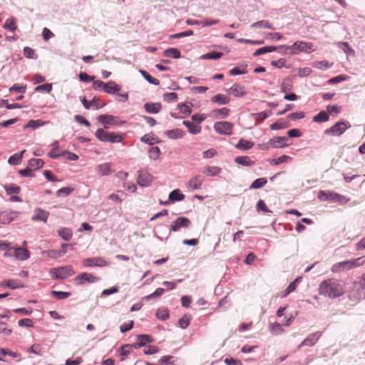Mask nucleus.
Wrapping results in <instances>:
<instances>
[{
    "mask_svg": "<svg viewBox=\"0 0 365 365\" xmlns=\"http://www.w3.org/2000/svg\"><path fill=\"white\" fill-rule=\"evenodd\" d=\"M346 292L345 284L339 279L331 277L323 280L319 285L318 293L328 299H336Z\"/></svg>",
    "mask_w": 365,
    "mask_h": 365,
    "instance_id": "obj_1",
    "label": "nucleus"
},
{
    "mask_svg": "<svg viewBox=\"0 0 365 365\" xmlns=\"http://www.w3.org/2000/svg\"><path fill=\"white\" fill-rule=\"evenodd\" d=\"M96 137L103 142L120 143L125 138V135L120 133L106 132L102 128H98L96 133Z\"/></svg>",
    "mask_w": 365,
    "mask_h": 365,
    "instance_id": "obj_2",
    "label": "nucleus"
},
{
    "mask_svg": "<svg viewBox=\"0 0 365 365\" xmlns=\"http://www.w3.org/2000/svg\"><path fill=\"white\" fill-rule=\"evenodd\" d=\"M286 51L290 54H295L299 52H312L314 49L311 43L304 41H296L292 46H284Z\"/></svg>",
    "mask_w": 365,
    "mask_h": 365,
    "instance_id": "obj_3",
    "label": "nucleus"
},
{
    "mask_svg": "<svg viewBox=\"0 0 365 365\" xmlns=\"http://www.w3.org/2000/svg\"><path fill=\"white\" fill-rule=\"evenodd\" d=\"M351 127V124L348 121H339L333 125L329 128L324 130V134L334 136L342 135L345 130Z\"/></svg>",
    "mask_w": 365,
    "mask_h": 365,
    "instance_id": "obj_4",
    "label": "nucleus"
},
{
    "mask_svg": "<svg viewBox=\"0 0 365 365\" xmlns=\"http://www.w3.org/2000/svg\"><path fill=\"white\" fill-rule=\"evenodd\" d=\"M50 273L53 279H66L68 277L73 276L75 274V272L71 266H65L53 268L51 269Z\"/></svg>",
    "mask_w": 365,
    "mask_h": 365,
    "instance_id": "obj_5",
    "label": "nucleus"
},
{
    "mask_svg": "<svg viewBox=\"0 0 365 365\" xmlns=\"http://www.w3.org/2000/svg\"><path fill=\"white\" fill-rule=\"evenodd\" d=\"M233 128L234 124L228 121H220L214 124L215 130L221 135H231Z\"/></svg>",
    "mask_w": 365,
    "mask_h": 365,
    "instance_id": "obj_6",
    "label": "nucleus"
},
{
    "mask_svg": "<svg viewBox=\"0 0 365 365\" xmlns=\"http://www.w3.org/2000/svg\"><path fill=\"white\" fill-rule=\"evenodd\" d=\"M191 225V221L185 217H179L170 225V230L178 232L181 228H187Z\"/></svg>",
    "mask_w": 365,
    "mask_h": 365,
    "instance_id": "obj_7",
    "label": "nucleus"
},
{
    "mask_svg": "<svg viewBox=\"0 0 365 365\" xmlns=\"http://www.w3.org/2000/svg\"><path fill=\"white\" fill-rule=\"evenodd\" d=\"M74 280L77 284L81 285L86 282H88V283L96 282L99 280V278L96 276H94L93 274H92L91 273L84 272V273L80 274L78 276H76L75 277Z\"/></svg>",
    "mask_w": 365,
    "mask_h": 365,
    "instance_id": "obj_8",
    "label": "nucleus"
},
{
    "mask_svg": "<svg viewBox=\"0 0 365 365\" xmlns=\"http://www.w3.org/2000/svg\"><path fill=\"white\" fill-rule=\"evenodd\" d=\"M83 264L85 267H106L109 263L103 257H90L83 259Z\"/></svg>",
    "mask_w": 365,
    "mask_h": 365,
    "instance_id": "obj_9",
    "label": "nucleus"
},
{
    "mask_svg": "<svg viewBox=\"0 0 365 365\" xmlns=\"http://www.w3.org/2000/svg\"><path fill=\"white\" fill-rule=\"evenodd\" d=\"M322 336V332L317 331L309 334L306 339H304L299 345L298 349H301L304 346H312Z\"/></svg>",
    "mask_w": 365,
    "mask_h": 365,
    "instance_id": "obj_10",
    "label": "nucleus"
},
{
    "mask_svg": "<svg viewBox=\"0 0 365 365\" xmlns=\"http://www.w3.org/2000/svg\"><path fill=\"white\" fill-rule=\"evenodd\" d=\"M152 175L145 170H140L138 175V183L143 187L149 186L152 182Z\"/></svg>",
    "mask_w": 365,
    "mask_h": 365,
    "instance_id": "obj_11",
    "label": "nucleus"
},
{
    "mask_svg": "<svg viewBox=\"0 0 365 365\" xmlns=\"http://www.w3.org/2000/svg\"><path fill=\"white\" fill-rule=\"evenodd\" d=\"M204 180L205 178L202 175H197L190 178L187 182V186L190 190H198L201 187Z\"/></svg>",
    "mask_w": 365,
    "mask_h": 365,
    "instance_id": "obj_12",
    "label": "nucleus"
},
{
    "mask_svg": "<svg viewBox=\"0 0 365 365\" xmlns=\"http://www.w3.org/2000/svg\"><path fill=\"white\" fill-rule=\"evenodd\" d=\"M112 164L110 163H105L96 166V170L99 176H106L110 175L113 172Z\"/></svg>",
    "mask_w": 365,
    "mask_h": 365,
    "instance_id": "obj_13",
    "label": "nucleus"
},
{
    "mask_svg": "<svg viewBox=\"0 0 365 365\" xmlns=\"http://www.w3.org/2000/svg\"><path fill=\"white\" fill-rule=\"evenodd\" d=\"M11 249L14 250V256L19 260H26L30 257L29 251L24 247L12 246Z\"/></svg>",
    "mask_w": 365,
    "mask_h": 365,
    "instance_id": "obj_14",
    "label": "nucleus"
},
{
    "mask_svg": "<svg viewBox=\"0 0 365 365\" xmlns=\"http://www.w3.org/2000/svg\"><path fill=\"white\" fill-rule=\"evenodd\" d=\"M288 138L282 136H277L269 140V143L274 148H279L287 146Z\"/></svg>",
    "mask_w": 365,
    "mask_h": 365,
    "instance_id": "obj_15",
    "label": "nucleus"
},
{
    "mask_svg": "<svg viewBox=\"0 0 365 365\" xmlns=\"http://www.w3.org/2000/svg\"><path fill=\"white\" fill-rule=\"evenodd\" d=\"M49 216V212L48 211L43 210L41 208L36 209L34 211V215L32 216V220L34 221H43L46 222Z\"/></svg>",
    "mask_w": 365,
    "mask_h": 365,
    "instance_id": "obj_16",
    "label": "nucleus"
},
{
    "mask_svg": "<svg viewBox=\"0 0 365 365\" xmlns=\"http://www.w3.org/2000/svg\"><path fill=\"white\" fill-rule=\"evenodd\" d=\"M230 93L235 97H242L247 94L245 87L238 83H235L230 89Z\"/></svg>",
    "mask_w": 365,
    "mask_h": 365,
    "instance_id": "obj_17",
    "label": "nucleus"
},
{
    "mask_svg": "<svg viewBox=\"0 0 365 365\" xmlns=\"http://www.w3.org/2000/svg\"><path fill=\"white\" fill-rule=\"evenodd\" d=\"M348 270H350V268L347 260L335 263L331 268L333 273H340Z\"/></svg>",
    "mask_w": 365,
    "mask_h": 365,
    "instance_id": "obj_18",
    "label": "nucleus"
},
{
    "mask_svg": "<svg viewBox=\"0 0 365 365\" xmlns=\"http://www.w3.org/2000/svg\"><path fill=\"white\" fill-rule=\"evenodd\" d=\"M121 89V86L117 84L115 81H110L105 84L104 91L109 94H114L118 93Z\"/></svg>",
    "mask_w": 365,
    "mask_h": 365,
    "instance_id": "obj_19",
    "label": "nucleus"
},
{
    "mask_svg": "<svg viewBox=\"0 0 365 365\" xmlns=\"http://www.w3.org/2000/svg\"><path fill=\"white\" fill-rule=\"evenodd\" d=\"M98 120L104 125L105 128H108V125L115 124V118L111 115H100L98 117Z\"/></svg>",
    "mask_w": 365,
    "mask_h": 365,
    "instance_id": "obj_20",
    "label": "nucleus"
},
{
    "mask_svg": "<svg viewBox=\"0 0 365 365\" xmlns=\"http://www.w3.org/2000/svg\"><path fill=\"white\" fill-rule=\"evenodd\" d=\"M319 197L320 199H322L323 200H339V198L341 197V195L334 192L320 191L319 192Z\"/></svg>",
    "mask_w": 365,
    "mask_h": 365,
    "instance_id": "obj_21",
    "label": "nucleus"
},
{
    "mask_svg": "<svg viewBox=\"0 0 365 365\" xmlns=\"http://www.w3.org/2000/svg\"><path fill=\"white\" fill-rule=\"evenodd\" d=\"M144 108L148 113H158L162 108L160 103H146Z\"/></svg>",
    "mask_w": 365,
    "mask_h": 365,
    "instance_id": "obj_22",
    "label": "nucleus"
},
{
    "mask_svg": "<svg viewBox=\"0 0 365 365\" xmlns=\"http://www.w3.org/2000/svg\"><path fill=\"white\" fill-rule=\"evenodd\" d=\"M210 101L218 105H225L230 103V98L224 94H217L212 96Z\"/></svg>",
    "mask_w": 365,
    "mask_h": 365,
    "instance_id": "obj_23",
    "label": "nucleus"
},
{
    "mask_svg": "<svg viewBox=\"0 0 365 365\" xmlns=\"http://www.w3.org/2000/svg\"><path fill=\"white\" fill-rule=\"evenodd\" d=\"M254 142L242 138L235 145V148L241 150H247L251 149L254 146Z\"/></svg>",
    "mask_w": 365,
    "mask_h": 365,
    "instance_id": "obj_24",
    "label": "nucleus"
},
{
    "mask_svg": "<svg viewBox=\"0 0 365 365\" xmlns=\"http://www.w3.org/2000/svg\"><path fill=\"white\" fill-rule=\"evenodd\" d=\"M221 171L222 169L217 166H206L202 170V173L207 176L217 175Z\"/></svg>",
    "mask_w": 365,
    "mask_h": 365,
    "instance_id": "obj_25",
    "label": "nucleus"
},
{
    "mask_svg": "<svg viewBox=\"0 0 365 365\" xmlns=\"http://www.w3.org/2000/svg\"><path fill=\"white\" fill-rule=\"evenodd\" d=\"M165 133L170 139L181 138L185 135V133L178 128L167 130Z\"/></svg>",
    "mask_w": 365,
    "mask_h": 365,
    "instance_id": "obj_26",
    "label": "nucleus"
},
{
    "mask_svg": "<svg viewBox=\"0 0 365 365\" xmlns=\"http://www.w3.org/2000/svg\"><path fill=\"white\" fill-rule=\"evenodd\" d=\"M230 110L227 108H222L218 109H215L211 112V115L215 118H226L229 115Z\"/></svg>",
    "mask_w": 365,
    "mask_h": 365,
    "instance_id": "obj_27",
    "label": "nucleus"
},
{
    "mask_svg": "<svg viewBox=\"0 0 365 365\" xmlns=\"http://www.w3.org/2000/svg\"><path fill=\"white\" fill-rule=\"evenodd\" d=\"M182 124L185 125L191 134H198L201 132V126L193 124L189 120H184Z\"/></svg>",
    "mask_w": 365,
    "mask_h": 365,
    "instance_id": "obj_28",
    "label": "nucleus"
},
{
    "mask_svg": "<svg viewBox=\"0 0 365 365\" xmlns=\"http://www.w3.org/2000/svg\"><path fill=\"white\" fill-rule=\"evenodd\" d=\"M329 115L327 110H322L313 117V121L316 123H324L328 121Z\"/></svg>",
    "mask_w": 365,
    "mask_h": 365,
    "instance_id": "obj_29",
    "label": "nucleus"
},
{
    "mask_svg": "<svg viewBox=\"0 0 365 365\" xmlns=\"http://www.w3.org/2000/svg\"><path fill=\"white\" fill-rule=\"evenodd\" d=\"M235 163L243 166H252L255 164L248 156H238L235 160Z\"/></svg>",
    "mask_w": 365,
    "mask_h": 365,
    "instance_id": "obj_30",
    "label": "nucleus"
},
{
    "mask_svg": "<svg viewBox=\"0 0 365 365\" xmlns=\"http://www.w3.org/2000/svg\"><path fill=\"white\" fill-rule=\"evenodd\" d=\"M184 198L185 195L178 189L174 190L169 195V200L171 202L181 201L184 200Z\"/></svg>",
    "mask_w": 365,
    "mask_h": 365,
    "instance_id": "obj_31",
    "label": "nucleus"
},
{
    "mask_svg": "<svg viewBox=\"0 0 365 365\" xmlns=\"http://www.w3.org/2000/svg\"><path fill=\"white\" fill-rule=\"evenodd\" d=\"M347 261H348L350 269H352L354 268H356V267L364 265V264L365 263V258H364V257H361L356 258V259H349Z\"/></svg>",
    "mask_w": 365,
    "mask_h": 365,
    "instance_id": "obj_32",
    "label": "nucleus"
},
{
    "mask_svg": "<svg viewBox=\"0 0 365 365\" xmlns=\"http://www.w3.org/2000/svg\"><path fill=\"white\" fill-rule=\"evenodd\" d=\"M299 280L300 278H297L293 282H292L286 288V289L282 293L281 297H286L288 294L294 291L297 287V283Z\"/></svg>",
    "mask_w": 365,
    "mask_h": 365,
    "instance_id": "obj_33",
    "label": "nucleus"
},
{
    "mask_svg": "<svg viewBox=\"0 0 365 365\" xmlns=\"http://www.w3.org/2000/svg\"><path fill=\"white\" fill-rule=\"evenodd\" d=\"M16 19L14 17H10L6 19L4 25V28L11 31H15L17 29V26L16 25Z\"/></svg>",
    "mask_w": 365,
    "mask_h": 365,
    "instance_id": "obj_34",
    "label": "nucleus"
},
{
    "mask_svg": "<svg viewBox=\"0 0 365 365\" xmlns=\"http://www.w3.org/2000/svg\"><path fill=\"white\" fill-rule=\"evenodd\" d=\"M44 165V162L40 158H32L29 162V166L32 170H37L41 168Z\"/></svg>",
    "mask_w": 365,
    "mask_h": 365,
    "instance_id": "obj_35",
    "label": "nucleus"
},
{
    "mask_svg": "<svg viewBox=\"0 0 365 365\" xmlns=\"http://www.w3.org/2000/svg\"><path fill=\"white\" fill-rule=\"evenodd\" d=\"M3 284L11 289L24 287V284L18 279H8L4 281Z\"/></svg>",
    "mask_w": 365,
    "mask_h": 365,
    "instance_id": "obj_36",
    "label": "nucleus"
},
{
    "mask_svg": "<svg viewBox=\"0 0 365 365\" xmlns=\"http://www.w3.org/2000/svg\"><path fill=\"white\" fill-rule=\"evenodd\" d=\"M140 140L149 145L159 142L158 138L153 134H145L140 138Z\"/></svg>",
    "mask_w": 365,
    "mask_h": 365,
    "instance_id": "obj_37",
    "label": "nucleus"
},
{
    "mask_svg": "<svg viewBox=\"0 0 365 365\" xmlns=\"http://www.w3.org/2000/svg\"><path fill=\"white\" fill-rule=\"evenodd\" d=\"M152 341V338L150 335L143 334L138 335L137 340V346L139 347L145 346L148 342Z\"/></svg>",
    "mask_w": 365,
    "mask_h": 365,
    "instance_id": "obj_38",
    "label": "nucleus"
},
{
    "mask_svg": "<svg viewBox=\"0 0 365 365\" xmlns=\"http://www.w3.org/2000/svg\"><path fill=\"white\" fill-rule=\"evenodd\" d=\"M164 56L178 58L180 56V51L175 48H168L164 51Z\"/></svg>",
    "mask_w": 365,
    "mask_h": 365,
    "instance_id": "obj_39",
    "label": "nucleus"
},
{
    "mask_svg": "<svg viewBox=\"0 0 365 365\" xmlns=\"http://www.w3.org/2000/svg\"><path fill=\"white\" fill-rule=\"evenodd\" d=\"M291 160H292L291 157L286 155H283L277 158L270 160L269 163L273 165H277L279 164L287 162Z\"/></svg>",
    "mask_w": 365,
    "mask_h": 365,
    "instance_id": "obj_40",
    "label": "nucleus"
},
{
    "mask_svg": "<svg viewBox=\"0 0 365 365\" xmlns=\"http://www.w3.org/2000/svg\"><path fill=\"white\" fill-rule=\"evenodd\" d=\"M140 73L142 76L150 83L153 85L158 86L160 84V81L157 78H153L147 71L144 70H140Z\"/></svg>",
    "mask_w": 365,
    "mask_h": 365,
    "instance_id": "obj_41",
    "label": "nucleus"
},
{
    "mask_svg": "<svg viewBox=\"0 0 365 365\" xmlns=\"http://www.w3.org/2000/svg\"><path fill=\"white\" fill-rule=\"evenodd\" d=\"M4 189L8 195L19 194L21 192L20 186L15 185H6Z\"/></svg>",
    "mask_w": 365,
    "mask_h": 365,
    "instance_id": "obj_42",
    "label": "nucleus"
},
{
    "mask_svg": "<svg viewBox=\"0 0 365 365\" xmlns=\"http://www.w3.org/2000/svg\"><path fill=\"white\" fill-rule=\"evenodd\" d=\"M267 182V179L261 178L255 180L250 185L251 189H259L262 187Z\"/></svg>",
    "mask_w": 365,
    "mask_h": 365,
    "instance_id": "obj_43",
    "label": "nucleus"
},
{
    "mask_svg": "<svg viewBox=\"0 0 365 365\" xmlns=\"http://www.w3.org/2000/svg\"><path fill=\"white\" fill-rule=\"evenodd\" d=\"M58 235L65 240H69L72 237L71 230L66 227L60 229Z\"/></svg>",
    "mask_w": 365,
    "mask_h": 365,
    "instance_id": "obj_44",
    "label": "nucleus"
},
{
    "mask_svg": "<svg viewBox=\"0 0 365 365\" xmlns=\"http://www.w3.org/2000/svg\"><path fill=\"white\" fill-rule=\"evenodd\" d=\"M251 26L252 28L263 27L269 29H274L273 25L268 21H259L252 24Z\"/></svg>",
    "mask_w": 365,
    "mask_h": 365,
    "instance_id": "obj_45",
    "label": "nucleus"
},
{
    "mask_svg": "<svg viewBox=\"0 0 365 365\" xmlns=\"http://www.w3.org/2000/svg\"><path fill=\"white\" fill-rule=\"evenodd\" d=\"M275 50H276L275 46H264V47L257 49L254 53V56H258L259 55L264 54L267 52L274 51Z\"/></svg>",
    "mask_w": 365,
    "mask_h": 365,
    "instance_id": "obj_46",
    "label": "nucleus"
},
{
    "mask_svg": "<svg viewBox=\"0 0 365 365\" xmlns=\"http://www.w3.org/2000/svg\"><path fill=\"white\" fill-rule=\"evenodd\" d=\"M223 53L222 52L213 51L205 53L201 56L203 59H218L222 56Z\"/></svg>",
    "mask_w": 365,
    "mask_h": 365,
    "instance_id": "obj_47",
    "label": "nucleus"
},
{
    "mask_svg": "<svg viewBox=\"0 0 365 365\" xmlns=\"http://www.w3.org/2000/svg\"><path fill=\"white\" fill-rule=\"evenodd\" d=\"M51 295L58 299H63L70 297L71 293L67 292L52 291Z\"/></svg>",
    "mask_w": 365,
    "mask_h": 365,
    "instance_id": "obj_48",
    "label": "nucleus"
},
{
    "mask_svg": "<svg viewBox=\"0 0 365 365\" xmlns=\"http://www.w3.org/2000/svg\"><path fill=\"white\" fill-rule=\"evenodd\" d=\"M148 153H149V157L151 159L157 160L160 157V148L158 147H152L149 150Z\"/></svg>",
    "mask_w": 365,
    "mask_h": 365,
    "instance_id": "obj_49",
    "label": "nucleus"
},
{
    "mask_svg": "<svg viewBox=\"0 0 365 365\" xmlns=\"http://www.w3.org/2000/svg\"><path fill=\"white\" fill-rule=\"evenodd\" d=\"M35 91L38 92L50 93L52 91V84L45 83L43 85H40L35 88Z\"/></svg>",
    "mask_w": 365,
    "mask_h": 365,
    "instance_id": "obj_50",
    "label": "nucleus"
},
{
    "mask_svg": "<svg viewBox=\"0 0 365 365\" xmlns=\"http://www.w3.org/2000/svg\"><path fill=\"white\" fill-rule=\"evenodd\" d=\"M270 331L275 334H281L284 331V329L280 324L275 322L270 324Z\"/></svg>",
    "mask_w": 365,
    "mask_h": 365,
    "instance_id": "obj_51",
    "label": "nucleus"
},
{
    "mask_svg": "<svg viewBox=\"0 0 365 365\" xmlns=\"http://www.w3.org/2000/svg\"><path fill=\"white\" fill-rule=\"evenodd\" d=\"M24 54L26 58H37V55L35 53L34 50L28 46L24 48Z\"/></svg>",
    "mask_w": 365,
    "mask_h": 365,
    "instance_id": "obj_52",
    "label": "nucleus"
},
{
    "mask_svg": "<svg viewBox=\"0 0 365 365\" xmlns=\"http://www.w3.org/2000/svg\"><path fill=\"white\" fill-rule=\"evenodd\" d=\"M8 163L10 165H14L21 164V155H17L16 153L14 154L9 158Z\"/></svg>",
    "mask_w": 365,
    "mask_h": 365,
    "instance_id": "obj_53",
    "label": "nucleus"
},
{
    "mask_svg": "<svg viewBox=\"0 0 365 365\" xmlns=\"http://www.w3.org/2000/svg\"><path fill=\"white\" fill-rule=\"evenodd\" d=\"M26 86L20 85L19 83L14 84L13 86H11L9 88L10 92L15 91V92H19V93H24L26 92Z\"/></svg>",
    "mask_w": 365,
    "mask_h": 365,
    "instance_id": "obj_54",
    "label": "nucleus"
},
{
    "mask_svg": "<svg viewBox=\"0 0 365 365\" xmlns=\"http://www.w3.org/2000/svg\"><path fill=\"white\" fill-rule=\"evenodd\" d=\"M131 350H132V346L129 344L123 346L120 348V355L123 356L121 359V361L125 360V357L127 356L130 353Z\"/></svg>",
    "mask_w": 365,
    "mask_h": 365,
    "instance_id": "obj_55",
    "label": "nucleus"
},
{
    "mask_svg": "<svg viewBox=\"0 0 365 365\" xmlns=\"http://www.w3.org/2000/svg\"><path fill=\"white\" fill-rule=\"evenodd\" d=\"M349 78V76H347L346 75H339L336 77H334L332 78H331L329 81V83H331V84H334V83H340L341 81H346Z\"/></svg>",
    "mask_w": 365,
    "mask_h": 365,
    "instance_id": "obj_56",
    "label": "nucleus"
},
{
    "mask_svg": "<svg viewBox=\"0 0 365 365\" xmlns=\"http://www.w3.org/2000/svg\"><path fill=\"white\" fill-rule=\"evenodd\" d=\"M178 99V94L176 93H166L163 95V100L165 101L171 102L175 101Z\"/></svg>",
    "mask_w": 365,
    "mask_h": 365,
    "instance_id": "obj_57",
    "label": "nucleus"
},
{
    "mask_svg": "<svg viewBox=\"0 0 365 365\" xmlns=\"http://www.w3.org/2000/svg\"><path fill=\"white\" fill-rule=\"evenodd\" d=\"M292 88V84L290 83L289 80H284L281 85V90L282 92L287 93Z\"/></svg>",
    "mask_w": 365,
    "mask_h": 365,
    "instance_id": "obj_58",
    "label": "nucleus"
},
{
    "mask_svg": "<svg viewBox=\"0 0 365 365\" xmlns=\"http://www.w3.org/2000/svg\"><path fill=\"white\" fill-rule=\"evenodd\" d=\"M19 173L23 177H34L33 170L29 165L26 169L20 170Z\"/></svg>",
    "mask_w": 365,
    "mask_h": 365,
    "instance_id": "obj_59",
    "label": "nucleus"
},
{
    "mask_svg": "<svg viewBox=\"0 0 365 365\" xmlns=\"http://www.w3.org/2000/svg\"><path fill=\"white\" fill-rule=\"evenodd\" d=\"M12 331L7 328V325L4 322H0V333L9 336L11 334Z\"/></svg>",
    "mask_w": 365,
    "mask_h": 365,
    "instance_id": "obj_60",
    "label": "nucleus"
},
{
    "mask_svg": "<svg viewBox=\"0 0 365 365\" xmlns=\"http://www.w3.org/2000/svg\"><path fill=\"white\" fill-rule=\"evenodd\" d=\"M133 321H130L129 323H123L120 325V329L122 333H125L130 330L133 327Z\"/></svg>",
    "mask_w": 365,
    "mask_h": 365,
    "instance_id": "obj_61",
    "label": "nucleus"
},
{
    "mask_svg": "<svg viewBox=\"0 0 365 365\" xmlns=\"http://www.w3.org/2000/svg\"><path fill=\"white\" fill-rule=\"evenodd\" d=\"M94 76H89L85 72H81L79 74L80 80L84 82H91L94 80Z\"/></svg>",
    "mask_w": 365,
    "mask_h": 365,
    "instance_id": "obj_62",
    "label": "nucleus"
},
{
    "mask_svg": "<svg viewBox=\"0 0 365 365\" xmlns=\"http://www.w3.org/2000/svg\"><path fill=\"white\" fill-rule=\"evenodd\" d=\"M179 326L182 328L185 329L187 328L190 324V319L187 317L184 316L183 317L180 318L178 321Z\"/></svg>",
    "mask_w": 365,
    "mask_h": 365,
    "instance_id": "obj_63",
    "label": "nucleus"
},
{
    "mask_svg": "<svg viewBox=\"0 0 365 365\" xmlns=\"http://www.w3.org/2000/svg\"><path fill=\"white\" fill-rule=\"evenodd\" d=\"M216 155H217V151L213 148L207 150L202 153V157L204 158H213L214 156H215Z\"/></svg>",
    "mask_w": 365,
    "mask_h": 365,
    "instance_id": "obj_64",
    "label": "nucleus"
}]
</instances>
